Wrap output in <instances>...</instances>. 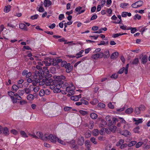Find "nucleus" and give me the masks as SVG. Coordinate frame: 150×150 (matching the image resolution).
<instances>
[{"label": "nucleus", "mask_w": 150, "mask_h": 150, "mask_svg": "<svg viewBox=\"0 0 150 150\" xmlns=\"http://www.w3.org/2000/svg\"><path fill=\"white\" fill-rule=\"evenodd\" d=\"M53 78L55 79L53 81V82L50 85V88L51 89L54 90L55 89V84L56 81H60L61 80H64L65 79V77L64 76L61 75L60 76H54Z\"/></svg>", "instance_id": "1"}, {"label": "nucleus", "mask_w": 150, "mask_h": 150, "mask_svg": "<svg viewBox=\"0 0 150 150\" xmlns=\"http://www.w3.org/2000/svg\"><path fill=\"white\" fill-rule=\"evenodd\" d=\"M75 89V88L72 83H70L69 86L66 88V91L69 92V94L70 95H71L74 94V90Z\"/></svg>", "instance_id": "2"}, {"label": "nucleus", "mask_w": 150, "mask_h": 150, "mask_svg": "<svg viewBox=\"0 0 150 150\" xmlns=\"http://www.w3.org/2000/svg\"><path fill=\"white\" fill-rule=\"evenodd\" d=\"M104 56V53L102 52H100L99 53H97L92 54L91 56L92 59L97 60L99 59L102 58Z\"/></svg>", "instance_id": "3"}, {"label": "nucleus", "mask_w": 150, "mask_h": 150, "mask_svg": "<svg viewBox=\"0 0 150 150\" xmlns=\"http://www.w3.org/2000/svg\"><path fill=\"white\" fill-rule=\"evenodd\" d=\"M56 81L55 84V89L53 90V92L54 93H59L61 91V90L60 89L61 87H62L61 81Z\"/></svg>", "instance_id": "4"}, {"label": "nucleus", "mask_w": 150, "mask_h": 150, "mask_svg": "<svg viewBox=\"0 0 150 150\" xmlns=\"http://www.w3.org/2000/svg\"><path fill=\"white\" fill-rule=\"evenodd\" d=\"M115 122H100L99 126L100 127H108L109 128L111 126L115 125Z\"/></svg>", "instance_id": "5"}, {"label": "nucleus", "mask_w": 150, "mask_h": 150, "mask_svg": "<svg viewBox=\"0 0 150 150\" xmlns=\"http://www.w3.org/2000/svg\"><path fill=\"white\" fill-rule=\"evenodd\" d=\"M42 70H39L38 71H36L35 72V75H34L35 79H38L40 80H41L42 78Z\"/></svg>", "instance_id": "6"}, {"label": "nucleus", "mask_w": 150, "mask_h": 150, "mask_svg": "<svg viewBox=\"0 0 150 150\" xmlns=\"http://www.w3.org/2000/svg\"><path fill=\"white\" fill-rule=\"evenodd\" d=\"M144 4V2L142 1H139L132 5V7L134 8H137L142 6Z\"/></svg>", "instance_id": "7"}, {"label": "nucleus", "mask_w": 150, "mask_h": 150, "mask_svg": "<svg viewBox=\"0 0 150 150\" xmlns=\"http://www.w3.org/2000/svg\"><path fill=\"white\" fill-rule=\"evenodd\" d=\"M39 61L38 62V64L40 66H43L45 65L46 66H50L51 63V62H48L47 61L45 60V61Z\"/></svg>", "instance_id": "8"}, {"label": "nucleus", "mask_w": 150, "mask_h": 150, "mask_svg": "<svg viewBox=\"0 0 150 150\" xmlns=\"http://www.w3.org/2000/svg\"><path fill=\"white\" fill-rule=\"evenodd\" d=\"M57 137L55 136H54L52 134L48 135V140L50 141L51 142L55 143L56 142Z\"/></svg>", "instance_id": "9"}, {"label": "nucleus", "mask_w": 150, "mask_h": 150, "mask_svg": "<svg viewBox=\"0 0 150 150\" xmlns=\"http://www.w3.org/2000/svg\"><path fill=\"white\" fill-rule=\"evenodd\" d=\"M70 146L74 150H77L79 148L78 146L76 144V142L74 140H72L70 142Z\"/></svg>", "instance_id": "10"}, {"label": "nucleus", "mask_w": 150, "mask_h": 150, "mask_svg": "<svg viewBox=\"0 0 150 150\" xmlns=\"http://www.w3.org/2000/svg\"><path fill=\"white\" fill-rule=\"evenodd\" d=\"M82 8V7L80 6L76 7L75 10V12L77 13V14H80L83 13L85 11V10H81Z\"/></svg>", "instance_id": "11"}, {"label": "nucleus", "mask_w": 150, "mask_h": 150, "mask_svg": "<svg viewBox=\"0 0 150 150\" xmlns=\"http://www.w3.org/2000/svg\"><path fill=\"white\" fill-rule=\"evenodd\" d=\"M112 119L113 122H125V121L122 118L120 117H114L112 118Z\"/></svg>", "instance_id": "12"}, {"label": "nucleus", "mask_w": 150, "mask_h": 150, "mask_svg": "<svg viewBox=\"0 0 150 150\" xmlns=\"http://www.w3.org/2000/svg\"><path fill=\"white\" fill-rule=\"evenodd\" d=\"M120 134L126 137H130L131 135V133L127 130H122L120 132Z\"/></svg>", "instance_id": "13"}, {"label": "nucleus", "mask_w": 150, "mask_h": 150, "mask_svg": "<svg viewBox=\"0 0 150 150\" xmlns=\"http://www.w3.org/2000/svg\"><path fill=\"white\" fill-rule=\"evenodd\" d=\"M77 143L80 146L83 145L84 143V138L83 137H79L77 141Z\"/></svg>", "instance_id": "14"}, {"label": "nucleus", "mask_w": 150, "mask_h": 150, "mask_svg": "<svg viewBox=\"0 0 150 150\" xmlns=\"http://www.w3.org/2000/svg\"><path fill=\"white\" fill-rule=\"evenodd\" d=\"M52 3L51 1L49 0H44L43 5L45 7H48L52 5Z\"/></svg>", "instance_id": "15"}, {"label": "nucleus", "mask_w": 150, "mask_h": 150, "mask_svg": "<svg viewBox=\"0 0 150 150\" xmlns=\"http://www.w3.org/2000/svg\"><path fill=\"white\" fill-rule=\"evenodd\" d=\"M46 81V80L45 79H42L41 80H40L39 79H36L35 80V83H39V84L40 85H43L45 83V81Z\"/></svg>", "instance_id": "16"}, {"label": "nucleus", "mask_w": 150, "mask_h": 150, "mask_svg": "<svg viewBox=\"0 0 150 150\" xmlns=\"http://www.w3.org/2000/svg\"><path fill=\"white\" fill-rule=\"evenodd\" d=\"M65 68L66 69V72L67 73H69L71 71L73 68V66H71V64L70 63H68L65 66Z\"/></svg>", "instance_id": "17"}, {"label": "nucleus", "mask_w": 150, "mask_h": 150, "mask_svg": "<svg viewBox=\"0 0 150 150\" xmlns=\"http://www.w3.org/2000/svg\"><path fill=\"white\" fill-rule=\"evenodd\" d=\"M81 98V94L79 95L74 96L71 97V99L74 101H77L79 100L80 98Z\"/></svg>", "instance_id": "18"}, {"label": "nucleus", "mask_w": 150, "mask_h": 150, "mask_svg": "<svg viewBox=\"0 0 150 150\" xmlns=\"http://www.w3.org/2000/svg\"><path fill=\"white\" fill-rule=\"evenodd\" d=\"M45 79L46 80L45 83L46 85L47 86L50 85L53 81L52 79H48L47 77H46V78Z\"/></svg>", "instance_id": "19"}, {"label": "nucleus", "mask_w": 150, "mask_h": 150, "mask_svg": "<svg viewBox=\"0 0 150 150\" xmlns=\"http://www.w3.org/2000/svg\"><path fill=\"white\" fill-rule=\"evenodd\" d=\"M19 28L24 31H27L28 30V28L26 25L23 23H21L19 24Z\"/></svg>", "instance_id": "20"}, {"label": "nucleus", "mask_w": 150, "mask_h": 150, "mask_svg": "<svg viewBox=\"0 0 150 150\" xmlns=\"http://www.w3.org/2000/svg\"><path fill=\"white\" fill-rule=\"evenodd\" d=\"M3 133L5 136H8L9 134L8 129L7 127H5L3 129Z\"/></svg>", "instance_id": "21"}, {"label": "nucleus", "mask_w": 150, "mask_h": 150, "mask_svg": "<svg viewBox=\"0 0 150 150\" xmlns=\"http://www.w3.org/2000/svg\"><path fill=\"white\" fill-rule=\"evenodd\" d=\"M110 55V52L109 50H106L104 52V56L103 57L104 58H107L109 57Z\"/></svg>", "instance_id": "22"}, {"label": "nucleus", "mask_w": 150, "mask_h": 150, "mask_svg": "<svg viewBox=\"0 0 150 150\" xmlns=\"http://www.w3.org/2000/svg\"><path fill=\"white\" fill-rule=\"evenodd\" d=\"M11 6L10 5H7L5 6L4 11L6 13L8 12L11 10Z\"/></svg>", "instance_id": "23"}, {"label": "nucleus", "mask_w": 150, "mask_h": 150, "mask_svg": "<svg viewBox=\"0 0 150 150\" xmlns=\"http://www.w3.org/2000/svg\"><path fill=\"white\" fill-rule=\"evenodd\" d=\"M147 61V57L146 55L143 56L141 59L142 63L144 64L146 63Z\"/></svg>", "instance_id": "24"}, {"label": "nucleus", "mask_w": 150, "mask_h": 150, "mask_svg": "<svg viewBox=\"0 0 150 150\" xmlns=\"http://www.w3.org/2000/svg\"><path fill=\"white\" fill-rule=\"evenodd\" d=\"M129 6V4L128 3H122L120 5V7L123 8H126Z\"/></svg>", "instance_id": "25"}, {"label": "nucleus", "mask_w": 150, "mask_h": 150, "mask_svg": "<svg viewBox=\"0 0 150 150\" xmlns=\"http://www.w3.org/2000/svg\"><path fill=\"white\" fill-rule=\"evenodd\" d=\"M119 55L118 53L117 52H115L112 53L111 55V58L112 59H114L116 58Z\"/></svg>", "instance_id": "26"}, {"label": "nucleus", "mask_w": 150, "mask_h": 150, "mask_svg": "<svg viewBox=\"0 0 150 150\" xmlns=\"http://www.w3.org/2000/svg\"><path fill=\"white\" fill-rule=\"evenodd\" d=\"M48 60H49L50 62H53L52 64L53 66H55L58 64L54 59L49 58Z\"/></svg>", "instance_id": "27"}, {"label": "nucleus", "mask_w": 150, "mask_h": 150, "mask_svg": "<svg viewBox=\"0 0 150 150\" xmlns=\"http://www.w3.org/2000/svg\"><path fill=\"white\" fill-rule=\"evenodd\" d=\"M60 83H61V85H62V88L63 89L65 88L66 89V88L67 86H69V85L68 83L66 82L63 83L61 81Z\"/></svg>", "instance_id": "28"}, {"label": "nucleus", "mask_w": 150, "mask_h": 150, "mask_svg": "<svg viewBox=\"0 0 150 150\" xmlns=\"http://www.w3.org/2000/svg\"><path fill=\"white\" fill-rule=\"evenodd\" d=\"M132 121L134 122H142L144 121L143 119L142 118H132Z\"/></svg>", "instance_id": "29"}, {"label": "nucleus", "mask_w": 150, "mask_h": 150, "mask_svg": "<svg viewBox=\"0 0 150 150\" xmlns=\"http://www.w3.org/2000/svg\"><path fill=\"white\" fill-rule=\"evenodd\" d=\"M90 116L92 119H96L97 118L98 115L96 113L92 112L91 113Z\"/></svg>", "instance_id": "30"}, {"label": "nucleus", "mask_w": 150, "mask_h": 150, "mask_svg": "<svg viewBox=\"0 0 150 150\" xmlns=\"http://www.w3.org/2000/svg\"><path fill=\"white\" fill-rule=\"evenodd\" d=\"M84 51L83 50H81L79 52L77 53L76 54V55L77 56L76 58H78L83 56L82 54L83 53Z\"/></svg>", "instance_id": "31"}, {"label": "nucleus", "mask_w": 150, "mask_h": 150, "mask_svg": "<svg viewBox=\"0 0 150 150\" xmlns=\"http://www.w3.org/2000/svg\"><path fill=\"white\" fill-rule=\"evenodd\" d=\"M120 28L123 30H129V27H128L126 25H124L123 24L122 25H120Z\"/></svg>", "instance_id": "32"}, {"label": "nucleus", "mask_w": 150, "mask_h": 150, "mask_svg": "<svg viewBox=\"0 0 150 150\" xmlns=\"http://www.w3.org/2000/svg\"><path fill=\"white\" fill-rule=\"evenodd\" d=\"M27 98L29 100L32 101L34 99V96L32 94H29L27 96Z\"/></svg>", "instance_id": "33"}, {"label": "nucleus", "mask_w": 150, "mask_h": 150, "mask_svg": "<svg viewBox=\"0 0 150 150\" xmlns=\"http://www.w3.org/2000/svg\"><path fill=\"white\" fill-rule=\"evenodd\" d=\"M124 142V139H120L119 140V141L117 142L116 144V146H120L123 144Z\"/></svg>", "instance_id": "34"}, {"label": "nucleus", "mask_w": 150, "mask_h": 150, "mask_svg": "<svg viewBox=\"0 0 150 150\" xmlns=\"http://www.w3.org/2000/svg\"><path fill=\"white\" fill-rule=\"evenodd\" d=\"M48 134H45L44 135H42L40 139L43 140L47 141L48 140Z\"/></svg>", "instance_id": "35"}, {"label": "nucleus", "mask_w": 150, "mask_h": 150, "mask_svg": "<svg viewBox=\"0 0 150 150\" xmlns=\"http://www.w3.org/2000/svg\"><path fill=\"white\" fill-rule=\"evenodd\" d=\"M99 134V130L98 129H95L92 132V134L94 136H97Z\"/></svg>", "instance_id": "36"}, {"label": "nucleus", "mask_w": 150, "mask_h": 150, "mask_svg": "<svg viewBox=\"0 0 150 150\" xmlns=\"http://www.w3.org/2000/svg\"><path fill=\"white\" fill-rule=\"evenodd\" d=\"M20 134L23 137H28V136L26 134V133L23 130H21L20 132Z\"/></svg>", "instance_id": "37"}, {"label": "nucleus", "mask_w": 150, "mask_h": 150, "mask_svg": "<svg viewBox=\"0 0 150 150\" xmlns=\"http://www.w3.org/2000/svg\"><path fill=\"white\" fill-rule=\"evenodd\" d=\"M44 73L47 74L46 77L50 78L52 76V75L51 74H48L49 73V71L48 69H45L44 70Z\"/></svg>", "instance_id": "38"}, {"label": "nucleus", "mask_w": 150, "mask_h": 150, "mask_svg": "<svg viewBox=\"0 0 150 150\" xmlns=\"http://www.w3.org/2000/svg\"><path fill=\"white\" fill-rule=\"evenodd\" d=\"M115 104V103H110L108 104V106L110 108L112 109L114 108Z\"/></svg>", "instance_id": "39"}, {"label": "nucleus", "mask_w": 150, "mask_h": 150, "mask_svg": "<svg viewBox=\"0 0 150 150\" xmlns=\"http://www.w3.org/2000/svg\"><path fill=\"white\" fill-rule=\"evenodd\" d=\"M79 112L80 114L82 115H87L88 113V112L87 111L83 110H80L79 111Z\"/></svg>", "instance_id": "40"}, {"label": "nucleus", "mask_w": 150, "mask_h": 150, "mask_svg": "<svg viewBox=\"0 0 150 150\" xmlns=\"http://www.w3.org/2000/svg\"><path fill=\"white\" fill-rule=\"evenodd\" d=\"M27 81L28 83H31L33 82V84L34 86L36 85L35 79L32 80L31 78H28L27 79Z\"/></svg>", "instance_id": "41"}, {"label": "nucleus", "mask_w": 150, "mask_h": 150, "mask_svg": "<svg viewBox=\"0 0 150 150\" xmlns=\"http://www.w3.org/2000/svg\"><path fill=\"white\" fill-rule=\"evenodd\" d=\"M98 102V100L97 99L95 98L93 99L92 101L90 102V103L92 105H95Z\"/></svg>", "instance_id": "42"}, {"label": "nucleus", "mask_w": 150, "mask_h": 150, "mask_svg": "<svg viewBox=\"0 0 150 150\" xmlns=\"http://www.w3.org/2000/svg\"><path fill=\"white\" fill-rule=\"evenodd\" d=\"M109 129L111 131L114 132L117 129V127L115 125H112L109 127Z\"/></svg>", "instance_id": "43"}, {"label": "nucleus", "mask_w": 150, "mask_h": 150, "mask_svg": "<svg viewBox=\"0 0 150 150\" xmlns=\"http://www.w3.org/2000/svg\"><path fill=\"white\" fill-rule=\"evenodd\" d=\"M64 111L68 112L71 111L72 109V108L70 107L65 106L64 108Z\"/></svg>", "instance_id": "44"}, {"label": "nucleus", "mask_w": 150, "mask_h": 150, "mask_svg": "<svg viewBox=\"0 0 150 150\" xmlns=\"http://www.w3.org/2000/svg\"><path fill=\"white\" fill-rule=\"evenodd\" d=\"M133 109L132 108H128L125 111V112L127 114H130L132 112Z\"/></svg>", "instance_id": "45"}, {"label": "nucleus", "mask_w": 150, "mask_h": 150, "mask_svg": "<svg viewBox=\"0 0 150 150\" xmlns=\"http://www.w3.org/2000/svg\"><path fill=\"white\" fill-rule=\"evenodd\" d=\"M18 87L16 85H13L12 86V90L15 91H16L18 89Z\"/></svg>", "instance_id": "46"}, {"label": "nucleus", "mask_w": 150, "mask_h": 150, "mask_svg": "<svg viewBox=\"0 0 150 150\" xmlns=\"http://www.w3.org/2000/svg\"><path fill=\"white\" fill-rule=\"evenodd\" d=\"M10 132L11 133L13 134L14 135H17L18 134V132L16 130L12 129L10 131Z\"/></svg>", "instance_id": "47"}, {"label": "nucleus", "mask_w": 150, "mask_h": 150, "mask_svg": "<svg viewBox=\"0 0 150 150\" xmlns=\"http://www.w3.org/2000/svg\"><path fill=\"white\" fill-rule=\"evenodd\" d=\"M98 17V16L96 13H94L91 16L90 21H92L96 19Z\"/></svg>", "instance_id": "48"}, {"label": "nucleus", "mask_w": 150, "mask_h": 150, "mask_svg": "<svg viewBox=\"0 0 150 150\" xmlns=\"http://www.w3.org/2000/svg\"><path fill=\"white\" fill-rule=\"evenodd\" d=\"M106 12L108 13V14H107V15L108 16H110L112 13V11L110 8H108L107 9Z\"/></svg>", "instance_id": "49"}, {"label": "nucleus", "mask_w": 150, "mask_h": 150, "mask_svg": "<svg viewBox=\"0 0 150 150\" xmlns=\"http://www.w3.org/2000/svg\"><path fill=\"white\" fill-rule=\"evenodd\" d=\"M112 119V117L111 116L107 115L105 117L106 120L108 122H111V119Z\"/></svg>", "instance_id": "50"}, {"label": "nucleus", "mask_w": 150, "mask_h": 150, "mask_svg": "<svg viewBox=\"0 0 150 150\" xmlns=\"http://www.w3.org/2000/svg\"><path fill=\"white\" fill-rule=\"evenodd\" d=\"M129 29L131 30V33H134L137 31L136 28H132L129 27Z\"/></svg>", "instance_id": "51"}, {"label": "nucleus", "mask_w": 150, "mask_h": 150, "mask_svg": "<svg viewBox=\"0 0 150 150\" xmlns=\"http://www.w3.org/2000/svg\"><path fill=\"white\" fill-rule=\"evenodd\" d=\"M137 143V142L135 141H131L130 143L128 144V146L129 147L132 146L134 145H135L136 143Z\"/></svg>", "instance_id": "52"}, {"label": "nucleus", "mask_w": 150, "mask_h": 150, "mask_svg": "<svg viewBox=\"0 0 150 150\" xmlns=\"http://www.w3.org/2000/svg\"><path fill=\"white\" fill-rule=\"evenodd\" d=\"M39 16L38 14H36L33 16H31L30 17V19L32 20H35L38 18Z\"/></svg>", "instance_id": "53"}, {"label": "nucleus", "mask_w": 150, "mask_h": 150, "mask_svg": "<svg viewBox=\"0 0 150 150\" xmlns=\"http://www.w3.org/2000/svg\"><path fill=\"white\" fill-rule=\"evenodd\" d=\"M98 107L101 108H104L105 105L104 104L102 103H100L98 104Z\"/></svg>", "instance_id": "54"}, {"label": "nucleus", "mask_w": 150, "mask_h": 150, "mask_svg": "<svg viewBox=\"0 0 150 150\" xmlns=\"http://www.w3.org/2000/svg\"><path fill=\"white\" fill-rule=\"evenodd\" d=\"M141 110L138 107L135 108V112L136 114L138 115L140 113Z\"/></svg>", "instance_id": "55"}, {"label": "nucleus", "mask_w": 150, "mask_h": 150, "mask_svg": "<svg viewBox=\"0 0 150 150\" xmlns=\"http://www.w3.org/2000/svg\"><path fill=\"white\" fill-rule=\"evenodd\" d=\"M8 96H10V98H11L12 97L14 96V93L11 91H9L8 92Z\"/></svg>", "instance_id": "56"}, {"label": "nucleus", "mask_w": 150, "mask_h": 150, "mask_svg": "<svg viewBox=\"0 0 150 150\" xmlns=\"http://www.w3.org/2000/svg\"><path fill=\"white\" fill-rule=\"evenodd\" d=\"M141 18V16L138 14H136L134 16V20H136L137 19L138 20H140Z\"/></svg>", "instance_id": "57"}, {"label": "nucleus", "mask_w": 150, "mask_h": 150, "mask_svg": "<svg viewBox=\"0 0 150 150\" xmlns=\"http://www.w3.org/2000/svg\"><path fill=\"white\" fill-rule=\"evenodd\" d=\"M57 141L60 144L63 145H65V142L63 141L61 139H59L58 138H57Z\"/></svg>", "instance_id": "58"}, {"label": "nucleus", "mask_w": 150, "mask_h": 150, "mask_svg": "<svg viewBox=\"0 0 150 150\" xmlns=\"http://www.w3.org/2000/svg\"><path fill=\"white\" fill-rule=\"evenodd\" d=\"M80 101L81 103H82V104L83 103L86 105H88L89 104L88 102L86 100L83 99H81L80 100Z\"/></svg>", "instance_id": "59"}, {"label": "nucleus", "mask_w": 150, "mask_h": 150, "mask_svg": "<svg viewBox=\"0 0 150 150\" xmlns=\"http://www.w3.org/2000/svg\"><path fill=\"white\" fill-rule=\"evenodd\" d=\"M120 35H121V33H114L112 34V37L113 38H116Z\"/></svg>", "instance_id": "60"}, {"label": "nucleus", "mask_w": 150, "mask_h": 150, "mask_svg": "<svg viewBox=\"0 0 150 150\" xmlns=\"http://www.w3.org/2000/svg\"><path fill=\"white\" fill-rule=\"evenodd\" d=\"M18 94L20 96H22L24 93V91L23 90H19L18 92Z\"/></svg>", "instance_id": "61"}, {"label": "nucleus", "mask_w": 150, "mask_h": 150, "mask_svg": "<svg viewBox=\"0 0 150 150\" xmlns=\"http://www.w3.org/2000/svg\"><path fill=\"white\" fill-rule=\"evenodd\" d=\"M11 98L13 103H15L17 102V99L16 98H15L14 96L12 97Z\"/></svg>", "instance_id": "62"}, {"label": "nucleus", "mask_w": 150, "mask_h": 150, "mask_svg": "<svg viewBox=\"0 0 150 150\" xmlns=\"http://www.w3.org/2000/svg\"><path fill=\"white\" fill-rule=\"evenodd\" d=\"M38 10L39 12L42 13V12H43L44 11V9L42 6H41L38 9Z\"/></svg>", "instance_id": "63"}, {"label": "nucleus", "mask_w": 150, "mask_h": 150, "mask_svg": "<svg viewBox=\"0 0 150 150\" xmlns=\"http://www.w3.org/2000/svg\"><path fill=\"white\" fill-rule=\"evenodd\" d=\"M45 95L44 90L43 89L41 90L39 93V95L41 96H43Z\"/></svg>", "instance_id": "64"}]
</instances>
